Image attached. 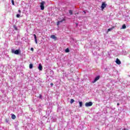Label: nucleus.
<instances>
[{
    "instance_id": "obj_29",
    "label": "nucleus",
    "mask_w": 130,
    "mask_h": 130,
    "mask_svg": "<svg viewBox=\"0 0 130 130\" xmlns=\"http://www.w3.org/2000/svg\"><path fill=\"white\" fill-rule=\"evenodd\" d=\"M83 12L84 13V14H86V12L85 11H83Z\"/></svg>"
},
{
    "instance_id": "obj_10",
    "label": "nucleus",
    "mask_w": 130,
    "mask_h": 130,
    "mask_svg": "<svg viewBox=\"0 0 130 130\" xmlns=\"http://www.w3.org/2000/svg\"><path fill=\"white\" fill-rule=\"evenodd\" d=\"M38 69L40 71H42V65H41V63L39 64Z\"/></svg>"
},
{
    "instance_id": "obj_1",
    "label": "nucleus",
    "mask_w": 130,
    "mask_h": 130,
    "mask_svg": "<svg viewBox=\"0 0 130 130\" xmlns=\"http://www.w3.org/2000/svg\"><path fill=\"white\" fill-rule=\"evenodd\" d=\"M12 53H14V54H20V50L18 49L15 51L14 49L11 50Z\"/></svg>"
},
{
    "instance_id": "obj_23",
    "label": "nucleus",
    "mask_w": 130,
    "mask_h": 130,
    "mask_svg": "<svg viewBox=\"0 0 130 130\" xmlns=\"http://www.w3.org/2000/svg\"><path fill=\"white\" fill-rule=\"evenodd\" d=\"M30 50H31V51H34V48H30Z\"/></svg>"
},
{
    "instance_id": "obj_27",
    "label": "nucleus",
    "mask_w": 130,
    "mask_h": 130,
    "mask_svg": "<svg viewBox=\"0 0 130 130\" xmlns=\"http://www.w3.org/2000/svg\"><path fill=\"white\" fill-rule=\"evenodd\" d=\"M123 130H128V129H127L126 128H124V129H123Z\"/></svg>"
},
{
    "instance_id": "obj_15",
    "label": "nucleus",
    "mask_w": 130,
    "mask_h": 130,
    "mask_svg": "<svg viewBox=\"0 0 130 130\" xmlns=\"http://www.w3.org/2000/svg\"><path fill=\"white\" fill-rule=\"evenodd\" d=\"M66 21V18H63L61 21H59V23H62L63 21Z\"/></svg>"
},
{
    "instance_id": "obj_24",
    "label": "nucleus",
    "mask_w": 130,
    "mask_h": 130,
    "mask_svg": "<svg viewBox=\"0 0 130 130\" xmlns=\"http://www.w3.org/2000/svg\"><path fill=\"white\" fill-rule=\"evenodd\" d=\"M60 23L59 21H58L57 23V26H58V25H59Z\"/></svg>"
},
{
    "instance_id": "obj_13",
    "label": "nucleus",
    "mask_w": 130,
    "mask_h": 130,
    "mask_svg": "<svg viewBox=\"0 0 130 130\" xmlns=\"http://www.w3.org/2000/svg\"><path fill=\"white\" fill-rule=\"evenodd\" d=\"M79 106H80V107H82V106H83V102H79Z\"/></svg>"
},
{
    "instance_id": "obj_3",
    "label": "nucleus",
    "mask_w": 130,
    "mask_h": 130,
    "mask_svg": "<svg viewBox=\"0 0 130 130\" xmlns=\"http://www.w3.org/2000/svg\"><path fill=\"white\" fill-rule=\"evenodd\" d=\"M85 105L86 107H90V106H92V105H93V103H92V102L86 103L85 104Z\"/></svg>"
},
{
    "instance_id": "obj_8",
    "label": "nucleus",
    "mask_w": 130,
    "mask_h": 130,
    "mask_svg": "<svg viewBox=\"0 0 130 130\" xmlns=\"http://www.w3.org/2000/svg\"><path fill=\"white\" fill-rule=\"evenodd\" d=\"M115 28V26H112V27L108 29L107 33H108V32L111 31L112 30H113V29H114Z\"/></svg>"
},
{
    "instance_id": "obj_5",
    "label": "nucleus",
    "mask_w": 130,
    "mask_h": 130,
    "mask_svg": "<svg viewBox=\"0 0 130 130\" xmlns=\"http://www.w3.org/2000/svg\"><path fill=\"white\" fill-rule=\"evenodd\" d=\"M50 37L52 39H53L54 40H55V41L57 40V38L54 35H51Z\"/></svg>"
},
{
    "instance_id": "obj_7",
    "label": "nucleus",
    "mask_w": 130,
    "mask_h": 130,
    "mask_svg": "<svg viewBox=\"0 0 130 130\" xmlns=\"http://www.w3.org/2000/svg\"><path fill=\"white\" fill-rule=\"evenodd\" d=\"M99 79H100V76H98L96 77H95V78L94 79V81H93V83H95V82H97V81H98V80H99Z\"/></svg>"
},
{
    "instance_id": "obj_9",
    "label": "nucleus",
    "mask_w": 130,
    "mask_h": 130,
    "mask_svg": "<svg viewBox=\"0 0 130 130\" xmlns=\"http://www.w3.org/2000/svg\"><path fill=\"white\" fill-rule=\"evenodd\" d=\"M34 36L35 37V41L36 42V44H38V43L37 42V37H36V35L34 34Z\"/></svg>"
},
{
    "instance_id": "obj_16",
    "label": "nucleus",
    "mask_w": 130,
    "mask_h": 130,
    "mask_svg": "<svg viewBox=\"0 0 130 130\" xmlns=\"http://www.w3.org/2000/svg\"><path fill=\"white\" fill-rule=\"evenodd\" d=\"M13 27L14 28L15 30H16L17 31V30H18V27H17V26L14 25H13Z\"/></svg>"
},
{
    "instance_id": "obj_6",
    "label": "nucleus",
    "mask_w": 130,
    "mask_h": 130,
    "mask_svg": "<svg viewBox=\"0 0 130 130\" xmlns=\"http://www.w3.org/2000/svg\"><path fill=\"white\" fill-rule=\"evenodd\" d=\"M116 63H117V64H121V61H120V60H119V59L117 58L116 59Z\"/></svg>"
},
{
    "instance_id": "obj_11",
    "label": "nucleus",
    "mask_w": 130,
    "mask_h": 130,
    "mask_svg": "<svg viewBox=\"0 0 130 130\" xmlns=\"http://www.w3.org/2000/svg\"><path fill=\"white\" fill-rule=\"evenodd\" d=\"M11 118L12 119H16V115L12 114L11 116Z\"/></svg>"
},
{
    "instance_id": "obj_25",
    "label": "nucleus",
    "mask_w": 130,
    "mask_h": 130,
    "mask_svg": "<svg viewBox=\"0 0 130 130\" xmlns=\"http://www.w3.org/2000/svg\"><path fill=\"white\" fill-rule=\"evenodd\" d=\"M19 13L21 14V11L20 10H18Z\"/></svg>"
},
{
    "instance_id": "obj_14",
    "label": "nucleus",
    "mask_w": 130,
    "mask_h": 130,
    "mask_svg": "<svg viewBox=\"0 0 130 130\" xmlns=\"http://www.w3.org/2000/svg\"><path fill=\"white\" fill-rule=\"evenodd\" d=\"M126 25H125V24H123L122 26V29H126Z\"/></svg>"
},
{
    "instance_id": "obj_22",
    "label": "nucleus",
    "mask_w": 130,
    "mask_h": 130,
    "mask_svg": "<svg viewBox=\"0 0 130 130\" xmlns=\"http://www.w3.org/2000/svg\"><path fill=\"white\" fill-rule=\"evenodd\" d=\"M20 14H17V15H16V17H17V18H20Z\"/></svg>"
},
{
    "instance_id": "obj_19",
    "label": "nucleus",
    "mask_w": 130,
    "mask_h": 130,
    "mask_svg": "<svg viewBox=\"0 0 130 130\" xmlns=\"http://www.w3.org/2000/svg\"><path fill=\"white\" fill-rule=\"evenodd\" d=\"M11 3L13 6H15V2L14 1V0H12Z\"/></svg>"
},
{
    "instance_id": "obj_4",
    "label": "nucleus",
    "mask_w": 130,
    "mask_h": 130,
    "mask_svg": "<svg viewBox=\"0 0 130 130\" xmlns=\"http://www.w3.org/2000/svg\"><path fill=\"white\" fill-rule=\"evenodd\" d=\"M107 6V4H105V2H103L101 6L102 10H104V9H105V8H106Z\"/></svg>"
},
{
    "instance_id": "obj_12",
    "label": "nucleus",
    "mask_w": 130,
    "mask_h": 130,
    "mask_svg": "<svg viewBox=\"0 0 130 130\" xmlns=\"http://www.w3.org/2000/svg\"><path fill=\"white\" fill-rule=\"evenodd\" d=\"M74 102H75V100L71 99V101H70L71 104H73V103H74Z\"/></svg>"
},
{
    "instance_id": "obj_28",
    "label": "nucleus",
    "mask_w": 130,
    "mask_h": 130,
    "mask_svg": "<svg viewBox=\"0 0 130 130\" xmlns=\"http://www.w3.org/2000/svg\"><path fill=\"white\" fill-rule=\"evenodd\" d=\"M117 105L118 106H119V103H117Z\"/></svg>"
},
{
    "instance_id": "obj_21",
    "label": "nucleus",
    "mask_w": 130,
    "mask_h": 130,
    "mask_svg": "<svg viewBox=\"0 0 130 130\" xmlns=\"http://www.w3.org/2000/svg\"><path fill=\"white\" fill-rule=\"evenodd\" d=\"M39 98H40V99H42V95L41 94H39Z\"/></svg>"
},
{
    "instance_id": "obj_2",
    "label": "nucleus",
    "mask_w": 130,
    "mask_h": 130,
    "mask_svg": "<svg viewBox=\"0 0 130 130\" xmlns=\"http://www.w3.org/2000/svg\"><path fill=\"white\" fill-rule=\"evenodd\" d=\"M44 5H45V2L42 1L40 4V8L42 11L44 10Z\"/></svg>"
},
{
    "instance_id": "obj_26",
    "label": "nucleus",
    "mask_w": 130,
    "mask_h": 130,
    "mask_svg": "<svg viewBox=\"0 0 130 130\" xmlns=\"http://www.w3.org/2000/svg\"><path fill=\"white\" fill-rule=\"evenodd\" d=\"M50 85H51V86H53V84L52 83H51L50 84Z\"/></svg>"
},
{
    "instance_id": "obj_17",
    "label": "nucleus",
    "mask_w": 130,
    "mask_h": 130,
    "mask_svg": "<svg viewBox=\"0 0 130 130\" xmlns=\"http://www.w3.org/2000/svg\"><path fill=\"white\" fill-rule=\"evenodd\" d=\"M29 69H33V64H29Z\"/></svg>"
},
{
    "instance_id": "obj_18",
    "label": "nucleus",
    "mask_w": 130,
    "mask_h": 130,
    "mask_svg": "<svg viewBox=\"0 0 130 130\" xmlns=\"http://www.w3.org/2000/svg\"><path fill=\"white\" fill-rule=\"evenodd\" d=\"M65 52H66V53L70 52V49H69V48H67L65 50Z\"/></svg>"
},
{
    "instance_id": "obj_20",
    "label": "nucleus",
    "mask_w": 130,
    "mask_h": 130,
    "mask_svg": "<svg viewBox=\"0 0 130 130\" xmlns=\"http://www.w3.org/2000/svg\"><path fill=\"white\" fill-rule=\"evenodd\" d=\"M69 14L70 15H73V11L72 10H69Z\"/></svg>"
}]
</instances>
